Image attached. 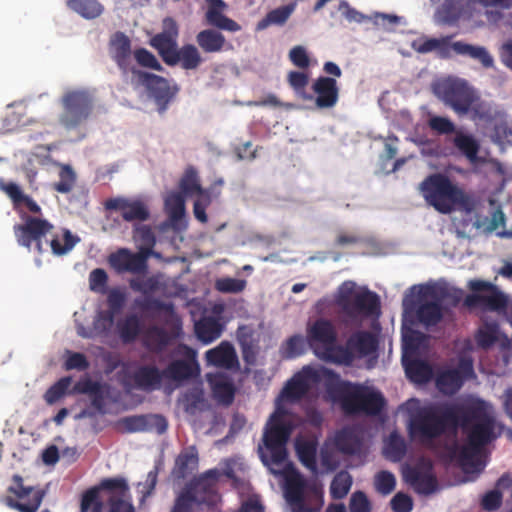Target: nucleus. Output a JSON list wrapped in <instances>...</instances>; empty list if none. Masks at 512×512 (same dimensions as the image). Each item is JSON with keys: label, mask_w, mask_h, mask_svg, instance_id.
<instances>
[{"label": "nucleus", "mask_w": 512, "mask_h": 512, "mask_svg": "<svg viewBox=\"0 0 512 512\" xmlns=\"http://www.w3.org/2000/svg\"><path fill=\"white\" fill-rule=\"evenodd\" d=\"M457 429L466 434V443H454L449 448L451 458L457 457L464 471L477 470L476 457L496 438L493 416L476 406H458Z\"/></svg>", "instance_id": "1"}, {"label": "nucleus", "mask_w": 512, "mask_h": 512, "mask_svg": "<svg viewBox=\"0 0 512 512\" xmlns=\"http://www.w3.org/2000/svg\"><path fill=\"white\" fill-rule=\"evenodd\" d=\"M458 405L429 404L411 413L408 433L411 439L430 445L448 431H457Z\"/></svg>", "instance_id": "2"}, {"label": "nucleus", "mask_w": 512, "mask_h": 512, "mask_svg": "<svg viewBox=\"0 0 512 512\" xmlns=\"http://www.w3.org/2000/svg\"><path fill=\"white\" fill-rule=\"evenodd\" d=\"M419 192L429 206L442 214H450L453 211L470 214L476 209L475 198L443 173L428 175L419 184Z\"/></svg>", "instance_id": "3"}, {"label": "nucleus", "mask_w": 512, "mask_h": 512, "mask_svg": "<svg viewBox=\"0 0 512 512\" xmlns=\"http://www.w3.org/2000/svg\"><path fill=\"white\" fill-rule=\"evenodd\" d=\"M330 386L331 398L340 401L341 408L347 415L376 416L385 407L386 401L381 392L342 380L336 372L333 385Z\"/></svg>", "instance_id": "4"}, {"label": "nucleus", "mask_w": 512, "mask_h": 512, "mask_svg": "<svg viewBox=\"0 0 512 512\" xmlns=\"http://www.w3.org/2000/svg\"><path fill=\"white\" fill-rule=\"evenodd\" d=\"M355 287L353 281H345L339 287L335 302L342 314L341 323L360 327L364 320L380 315L381 303L375 292L369 289L357 292Z\"/></svg>", "instance_id": "5"}, {"label": "nucleus", "mask_w": 512, "mask_h": 512, "mask_svg": "<svg viewBox=\"0 0 512 512\" xmlns=\"http://www.w3.org/2000/svg\"><path fill=\"white\" fill-rule=\"evenodd\" d=\"M292 432V425L283 415L274 412L267 421L258 446V453L265 465H281L287 459V442Z\"/></svg>", "instance_id": "6"}, {"label": "nucleus", "mask_w": 512, "mask_h": 512, "mask_svg": "<svg viewBox=\"0 0 512 512\" xmlns=\"http://www.w3.org/2000/svg\"><path fill=\"white\" fill-rule=\"evenodd\" d=\"M335 379V371L326 367L318 369L305 366L297 372L284 386L281 397L288 402L294 403L300 401L309 390L319 383H323L326 392L331 397L332 388Z\"/></svg>", "instance_id": "7"}, {"label": "nucleus", "mask_w": 512, "mask_h": 512, "mask_svg": "<svg viewBox=\"0 0 512 512\" xmlns=\"http://www.w3.org/2000/svg\"><path fill=\"white\" fill-rule=\"evenodd\" d=\"M60 102L63 110L59 115V123L67 130L80 127L93 111V96L85 89L66 91Z\"/></svg>", "instance_id": "8"}, {"label": "nucleus", "mask_w": 512, "mask_h": 512, "mask_svg": "<svg viewBox=\"0 0 512 512\" xmlns=\"http://www.w3.org/2000/svg\"><path fill=\"white\" fill-rule=\"evenodd\" d=\"M219 477L217 469L204 472L195 480L189 490L182 492L176 499L172 512H191L195 503L210 504L216 496V482Z\"/></svg>", "instance_id": "9"}, {"label": "nucleus", "mask_w": 512, "mask_h": 512, "mask_svg": "<svg viewBox=\"0 0 512 512\" xmlns=\"http://www.w3.org/2000/svg\"><path fill=\"white\" fill-rule=\"evenodd\" d=\"M434 93L458 114H467L476 99L474 90L466 81L447 78L434 85Z\"/></svg>", "instance_id": "10"}, {"label": "nucleus", "mask_w": 512, "mask_h": 512, "mask_svg": "<svg viewBox=\"0 0 512 512\" xmlns=\"http://www.w3.org/2000/svg\"><path fill=\"white\" fill-rule=\"evenodd\" d=\"M379 341L375 334L367 330L353 332L344 345L336 347L332 363L349 366L356 358H363L375 353Z\"/></svg>", "instance_id": "11"}, {"label": "nucleus", "mask_w": 512, "mask_h": 512, "mask_svg": "<svg viewBox=\"0 0 512 512\" xmlns=\"http://www.w3.org/2000/svg\"><path fill=\"white\" fill-rule=\"evenodd\" d=\"M306 339L315 354L326 362H331L336 354L338 333L331 320L318 318L307 327Z\"/></svg>", "instance_id": "12"}, {"label": "nucleus", "mask_w": 512, "mask_h": 512, "mask_svg": "<svg viewBox=\"0 0 512 512\" xmlns=\"http://www.w3.org/2000/svg\"><path fill=\"white\" fill-rule=\"evenodd\" d=\"M107 211L117 212L130 223H144L151 218L150 198L144 195L118 196L104 202Z\"/></svg>", "instance_id": "13"}, {"label": "nucleus", "mask_w": 512, "mask_h": 512, "mask_svg": "<svg viewBox=\"0 0 512 512\" xmlns=\"http://www.w3.org/2000/svg\"><path fill=\"white\" fill-rule=\"evenodd\" d=\"M130 83L135 89L139 87L146 88L150 96L154 99L160 114H163L167 110L175 94L171 91L167 79L137 68L132 69Z\"/></svg>", "instance_id": "14"}, {"label": "nucleus", "mask_w": 512, "mask_h": 512, "mask_svg": "<svg viewBox=\"0 0 512 512\" xmlns=\"http://www.w3.org/2000/svg\"><path fill=\"white\" fill-rule=\"evenodd\" d=\"M413 288L418 290L416 316L419 322L425 326L438 324L443 317L441 302L445 297L444 290L433 285H420Z\"/></svg>", "instance_id": "15"}, {"label": "nucleus", "mask_w": 512, "mask_h": 512, "mask_svg": "<svg viewBox=\"0 0 512 512\" xmlns=\"http://www.w3.org/2000/svg\"><path fill=\"white\" fill-rule=\"evenodd\" d=\"M403 476L418 494L430 495L437 490V478L429 460L421 459L414 466H408L404 469Z\"/></svg>", "instance_id": "16"}, {"label": "nucleus", "mask_w": 512, "mask_h": 512, "mask_svg": "<svg viewBox=\"0 0 512 512\" xmlns=\"http://www.w3.org/2000/svg\"><path fill=\"white\" fill-rule=\"evenodd\" d=\"M160 57L166 65L171 67L179 65L184 70H196L204 61L199 49L190 43L180 48L177 44Z\"/></svg>", "instance_id": "17"}, {"label": "nucleus", "mask_w": 512, "mask_h": 512, "mask_svg": "<svg viewBox=\"0 0 512 512\" xmlns=\"http://www.w3.org/2000/svg\"><path fill=\"white\" fill-rule=\"evenodd\" d=\"M118 426L124 433L156 431L158 434H163L168 424L164 416L150 414L123 417L118 421Z\"/></svg>", "instance_id": "18"}, {"label": "nucleus", "mask_w": 512, "mask_h": 512, "mask_svg": "<svg viewBox=\"0 0 512 512\" xmlns=\"http://www.w3.org/2000/svg\"><path fill=\"white\" fill-rule=\"evenodd\" d=\"M115 489H129L127 482L123 478H107L100 482L98 486L88 489L82 495L80 512H103V501L100 493L103 491H112Z\"/></svg>", "instance_id": "19"}, {"label": "nucleus", "mask_w": 512, "mask_h": 512, "mask_svg": "<svg viewBox=\"0 0 512 512\" xmlns=\"http://www.w3.org/2000/svg\"><path fill=\"white\" fill-rule=\"evenodd\" d=\"M312 90L315 94L304 95V99L315 101L318 109L333 108L339 100V87L335 78L328 76L318 77L312 84Z\"/></svg>", "instance_id": "20"}, {"label": "nucleus", "mask_w": 512, "mask_h": 512, "mask_svg": "<svg viewBox=\"0 0 512 512\" xmlns=\"http://www.w3.org/2000/svg\"><path fill=\"white\" fill-rule=\"evenodd\" d=\"M13 481L15 483V486L9 487L8 491L10 493H13L19 499H23V498L29 496L32 492H33V495L27 503H22V502L14 500L11 497H7L6 498L7 506H9L10 508L15 509L19 512H37V510L39 509V507L42 503L44 492L39 491V490L34 491L33 487L24 486L23 479L19 475H14Z\"/></svg>", "instance_id": "21"}, {"label": "nucleus", "mask_w": 512, "mask_h": 512, "mask_svg": "<svg viewBox=\"0 0 512 512\" xmlns=\"http://www.w3.org/2000/svg\"><path fill=\"white\" fill-rule=\"evenodd\" d=\"M467 308H481L484 311L502 313L508 306L507 296L497 287L487 294H468L463 302Z\"/></svg>", "instance_id": "22"}, {"label": "nucleus", "mask_w": 512, "mask_h": 512, "mask_svg": "<svg viewBox=\"0 0 512 512\" xmlns=\"http://www.w3.org/2000/svg\"><path fill=\"white\" fill-rule=\"evenodd\" d=\"M306 487L307 483L299 473H294L286 478L284 495L287 502L291 505L292 512H314V510L306 504Z\"/></svg>", "instance_id": "23"}, {"label": "nucleus", "mask_w": 512, "mask_h": 512, "mask_svg": "<svg viewBox=\"0 0 512 512\" xmlns=\"http://www.w3.org/2000/svg\"><path fill=\"white\" fill-rule=\"evenodd\" d=\"M110 54L120 69L123 77L132 75V69L136 68L131 65V40L123 32H116L110 40Z\"/></svg>", "instance_id": "24"}, {"label": "nucleus", "mask_w": 512, "mask_h": 512, "mask_svg": "<svg viewBox=\"0 0 512 512\" xmlns=\"http://www.w3.org/2000/svg\"><path fill=\"white\" fill-rule=\"evenodd\" d=\"M163 213L166 220L162 224H185L187 221L186 199L182 192L169 190L163 194Z\"/></svg>", "instance_id": "25"}, {"label": "nucleus", "mask_w": 512, "mask_h": 512, "mask_svg": "<svg viewBox=\"0 0 512 512\" xmlns=\"http://www.w3.org/2000/svg\"><path fill=\"white\" fill-rule=\"evenodd\" d=\"M109 263L119 273H139L146 268V257L133 254L128 249H119L109 256Z\"/></svg>", "instance_id": "26"}, {"label": "nucleus", "mask_w": 512, "mask_h": 512, "mask_svg": "<svg viewBox=\"0 0 512 512\" xmlns=\"http://www.w3.org/2000/svg\"><path fill=\"white\" fill-rule=\"evenodd\" d=\"M131 378L136 388L151 392L161 387L164 373L155 365H141L133 372Z\"/></svg>", "instance_id": "27"}, {"label": "nucleus", "mask_w": 512, "mask_h": 512, "mask_svg": "<svg viewBox=\"0 0 512 512\" xmlns=\"http://www.w3.org/2000/svg\"><path fill=\"white\" fill-rule=\"evenodd\" d=\"M178 36L177 22L171 17H166L162 22V31L151 38L150 45L157 50L160 56L178 44Z\"/></svg>", "instance_id": "28"}, {"label": "nucleus", "mask_w": 512, "mask_h": 512, "mask_svg": "<svg viewBox=\"0 0 512 512\" xmlns=\"http://www.w3.org/2000/svg\"><path fill=\"white\" fill-rule=\"evenodd\" d=\"M53 226H17L15 235L20 245L43 252V239Z\"/></svg>", "instance_id": "29"}, {"label": "nucleus", "mask_w": 512, "mask_h": 512, "mask_svg": "<svg viewBox=\"0 0 512 512\" xmlns=\"http://www.w3.org/2000/svg\"><path fill=\"white\" fill-rule=\"evenodd\" d=\"M206 1L210 4L206 12V20L209 25L229 32L241 30V26L236 21L223 14V10L226 8L223 0Z\"/></svg>", "instance_id": "30"}, {"label": "nucleus", "mask_w": 512, "mask_h": 512, "mask_svg": "<svg viewBox=\"0 0 512 512\" xmlns=\"http://www.w3.org/2000/svg\"><path fill=\"white\" fill-rule=\"evenodd\" d=\"M198 463L199 457L196 447L185 448L176 458L173 474L178 479H184L197 470Z\"/></svg>", "instance_id": "31"}, {"label": "nucleus", "mask_w": 512, "mask_h": 512, "mask_svg": "<svg viewBox=\"0 0 512 512\" xmlns=\"http://www.w3.org/2000/svg\"><path fill=\"white\" fill-rule=\"evenodd\" d=\"M199 371L196 361L175 360L172 361L164 370V379L176 382L193 378Z\"/></svg>", "instance_id": "32"}, {"label": "nucleus", "mask_w": 512, "mask_h": 512, "mask_svg": "<svg viewBox=\"0 0 512 512\" xmlns=\"http://www.w3.org/2000/svg\"><path fill=\"white\" fill-rule=\"evenodd\" d=\"M223 331V324L213 316L202 317L195 323V333L197 338L204 344H209L218 339Z\"/></svg>", "instance_id": "33"}, {"label": "nucleus", "mask_w": 512, "mask_h": 512, "mask_svg": "<svg viewBox=\"0 0 512 512\" xmlns=\"http://www.w3.org/2000/svg\"><path fill=\"white\" fill-rule=\"evenodd\" d=\"M206 359L208 363L221 368H231L237 362L235 349L229 342H222L207 351Z\"/></svg>", "instance_id": "34"}, {"label": "nucleus", "mask_w": 512, "mask_h": 512, "mask_svg": "<svg viewBox=\"0 0 512 512\" xmlns=\"http://www.w3.org/2000/svg\"><path fill=\"white\" fill-rule=\"evenodd\" d=\"M334 444L338 451L346 455H354L361 450L362 441L353 428L339 430L334 438Z\"/></svg>", "instance_id": "35"}, {"label": "nucleus", "mask_w": 512, "mask_h": 512, "mask_svg": "<svg viewBox=\"0 0 512 512\" xmlns=\"http://www.w3.org/2000/svg\"><path fill=\"white\" fill-rule=\"evenodd\" d=\"M196 42L205 53L221 52L226 45L225 36L214 29L200 31L196 35Z\"/></svg>", "instance_id": "36"}, {"label": "nucleus", "mask_w": 512, "mask_h": 512, "mask_svg": "<svg viewBox=\"0 0 512 512\" xmlns=\"http://www.w3.org/2000/svg\"><path fill=\"white\" fill-rule=\"evenodd\" d=\"M402 362L406 375L412 381L417 383H424L431 378L432 369L426 361L421 359L409 360L407 356L403 355Z\"/></svg>", "instance_id": "37"}, {"label": "nucleus", "mask_w": 512, "mask_h": 512, "mask_svg": "<svg viewBox=\"0 0 512 512\" xmlns=\"http://www.w3.org/2000/svg\"><path fill=\"white\" fill-rule=\"evenodd\" d=\"M451 48L459 55H467L472 59L478 60L485 68L493 66V58L484 47L473 46L461 41H456L452 43Z\"/></svg>", "instance_id": "38"}, {"label": "nucleus", "mask_w": 512, "mask_h": 512, "mask_svg": "<svg viewBox=\"0 0 512 512\" xmlns=\"http://www.w3.org/2000/svg\"><path fill=\"white\" fill-rule=\"evenodd\" d=\"M69 9L87 20L96 19L102 15L104 6L98 0H67Z\"/></svg>", "instance_id": "39"}, {"label": "nucleus", "mask_w": 512, "mask_h": 512, "mask_svg": "<svg viewBox=\"0 0 512 512\" xmlns=\"http://www.w3.org/2000/svg\"><path fill=\"white\" fill-rule=\"evenodd\" d=\"M117 330L124 343L134 342L141 332V322L136 314L126 316L118 321Z\"/></svg>", "instance_id": "40"}, {"label": "nucleus", "mask_w": 512, "mask_h": 512, "mask_svg": "<svg viewBox=\"0 0 512 512\" xmlns=\"http://www.w3.org/2000/svg\"><path fill=\"white\" fill-rule=\"evenodd\" d=\"M436 385L443 393H455L463 385V375L460 370H445L437 376Z\"/></svg>", "instance_id": "41"}, {"label": "nucleus", "mask_w": 512, "mask_h": 512, "mask_svg": "<svg viewBox=\"0 0 512 512\" xmlns=\"http://www.w3.org/2000/svg\"><path fill=\"white\" fill-rule=\"evenodd\" d=\"M168 333L159 326L149 327L143 335V345L150 351H162L168 344Z\"/></svg>", "instance_id": "42"}, {"label": "nucleus", "mask_w": 512, "mask_h": 512, "mask_svg": "<svg viewBox=\"0 0 512 512\" xmlns=\"http://www.w3.org/2000/svg\"><path fill=\"white\" fill-rule=\"evenodd\" d=\"M212 392L215 399L221 404L230 405L235 396L234 385L223 376H216L211 381Z\"/></svg>", "instance_id": "43"}, {"label": "nucleus", "mask_w": 512, "mask_h": 512, "mask_svg": "<svg viewBox=\"0 0 512 512\" xmlns=\"http://www.w3.org/2000/svg\"><path fill=\"white\" fill-rule=\"evenodd\" d=\"M454 146L470 161H475L479 152V143L469 134L461 131L455 133Z\"/></svg>", "instance_id": "44"}, {"label": "nucleus", "mask_w": 512, "mask_h": 512, "mask_svg": "<svg viewBox=\"0 0 512 512\" xmlns=\"http://www.w3.org/2000/svg\"><path fill=\"white\" fill-rule=\"evenodd\" d=\"M296 451L301 463L308 469L315 471L317 467V443L312 440H303L296 443Z\"/></svg>", "instance_id": "45"}, {"label": "nucleus", "mask_w": 512, "mask_h": 512, "mask_svg": "<svg viewBox=\"0 0 512 512\" xmlns=\"http://www.w3.org/2000/svg\"><path fill=\"white\" fill-rule=\"evenodd\" d=\"M352 483L353 479L348 471H339L330 484L331 497L336 500L343 499L349 493Z\"/></svg>", "instance_id": "46"}, {"label": "nucleus", "mask_w": 512, "mask_h": 512, "mask_svg": "<svg viewBox=\"0 0 512 512\" xmlns=\"http://www.w3.org/2000/svg\"><path fill=\"white\" fill-rule=\"evenodd\" d=\"M499 325L496 322L484 323L475 334V340L480 348L488 349L498 341Z\"/></svg>", "instance_id": "47"}, {"label": "nucleus", "mask_w": 512, "mask_h": 512, "mask_svg": "<svg viewBox=\"0 0 512 512\" xmlns=\"http://www.w3.org/2000/svg\"><path fill=\"white\" fill-rule=\"evenodd\" d=\"M296 5L294 3L278 7L267 13L264 19L258 23L259 29H264L271 24L283 25L294 12Z\"/></svg>", "instance_id": "48"}, {"label": "nucleus", "mask_w": 512, "mask_h": 512, "mask_svg": "<svg viewBox=\"0 0 512 512\" xmlns=\"http://www.w3.org/2000/svg\"><path fill=\"white\" fill-rule=\"evenodd\" d=\"M133 238L138 244L142 255L146 256L152 252L156 238L151 226H135Z\"/></svg>", "instance_id": "49"}, {"label": "nucleus", "mask_w": 512, "mask_h": 512, "mask_svg": "<svg viewBox=\"0 0 512 512\" xmlns=\"http://www.w3.org/2000/svg\"><path fill=\"white\" fill-rule=\"evenodd\" d=\"M179 192H182L184 196L197 194V196L202 195V193H207L208 190H205L201 187L198 176L195 170L192 168L187 169L184 175L181 177L179 181Z\"/></svg>", "instance_id": "50"}, {"label": "nucleus", "mask_w": 512, "mask_h": 512, "mask_svg": "<svg viewBox=\"0 0 512 512\" xmlns=\"http://www.w3.org/2000/svg\"><path fill=\"white\" fill-rule=\"evenodd\" d=\"M407 452V445L404 438L396 431L391 432L386 444V455L394 461H400L404 458Z\"/></svg>", "instance_id": "51"}, {"label": "nucleus", "mask_w": 512, "mask_h": 512, "mask_svg": "<svg viewBox=\"0 0 512 512\" xmlns=\"http://www.w3.org/2000/svg\"><path fill=\"white\" fill-rule=\"evenodd\" d=\"M127 491L128 489L106 491L108 493L107 500L110 505L109 512H135L133 505L124 499Z\"/></svg>", "instance_id": "52"}, {"label": "nucleus", "mask_w": 512, "mask_h": 512, "mask_svg": "<svg viewBox=\"0 0 512 512\" xmlns=\"http://www.w3.org/2000/svg\"><path fill=\"white\" fill-rule=\"evenodd\" d=\"M78 241V237L73 236L69 230L64 229L62 237H54L49 244L54 254L63 255L70 251Z\"/></svg>", "instance_id": "53"}, {"label": "nucleus", "mask_w": 512, "mask_h": 512, "mask_svg": "<svg viewBox=\"0 0 512 512\" xmlns=\"http://www.w3.org/2000/svg\"><path fill=\"white\" fill-rule=\"evenodd\" d=\"M76 183V174L71 166L63 165L59 172V181L53 183L52 187L59 193H69Z\"/></svg>", "instance_id": "54"}, {"label": "nucleus", "mask_w": 512, "mask_h": 512, "mask_svg": "<svg viewBox=\"0 0 512 512\" xmlns=\"http://www.w3.org/2000/svg\"><path fill=\"white\" fill-rule=\"evenodd\" d=\"M374 486L378 493L388 495L396 487V478L390 471L382 470L375 475Z\"/></svg>", "instance_id": "55"}, {"label": "nucleus", "mask_w": 512, "mask_h": 512, "mask_svg": "<svg viewBox=\"0 0 512 512\" xmlns=\"http://www.w3.org/2000/svg\"><path fill=\"white\" fill-rule=\"evenodd\" d=\"M71 384V377H63L54 383L44 394L47 404H54L59 401L67 392Z\"/></svg>", "instance_id": "56"}, {"label": "nucleus", "mask_w": 512, "mask_h": 512, "mask_svg": "<svg viewBox=\"0 0 512 512\" xmlns=\"http://www.w3.org/2000/svg\"><path fill=\"white\" fill-rule=\"evenodd\" d=\"M304 352V338L296 334L289 337L281 346V354L283 358L292 359Z\"/></svg>", "instance_id": "57"}, {"label": "nucleus", "mask_w": 512, "mask_h": 512, "mask_svg": "<svg viewBox=\"0 0 512 512\" xmlns=\"http://www.w3.org/2000/svg\"><path fill=\"white\" fill-rule=\"evenodd\" d=\"M427 339V336L418 331L410 329L403 334V350L405 356L410 353H415L424 341Z\"/></svg>", "instance_id": "58"}, {"label": "nucleus", "mask_w": 512, "mask_h": 512, "mask_svg": "<svg viewBox=\"0 0 512 512\" xmlns=\"http://www.w3.org/2000/svg\"><path fill=\"white\" fill-rule=\"evenodd\" d=\"M136 62L145 68H150L156 71H163V66L157 60L155 55L146 48H138L133 52Z\"/></svg>", "instance_id": "59"}, {"label": "nucleus", "mask_w": 512, "mask_h": 512, "mask_svg": "<svg viewBox=\"0 0 512 512\" xmlns=\"http://www.w3.org/2000/svg\"><path fill=\"white\" fill-rule=\"evenodd\" d=\"M246 287V281L230 277L219 278L215 282V289L222 293H239Z\"/></svg>", "instance_id": "60"}, {"label": "nucleus", "mask_w": 512, "mask_h": 512, "mask_svg": "<svg viewBox=\"0 0 512 512\" xmlns=\"http://www.w3.org/2000/svg\"><path fill=\"white\" fill-rule=\"evenodd\" d=\"M89 366L90 363L83 353L67 351V357L64 362V368L66 370L85 371Z\"/></svg>", "instance_id": "61"}, {"label": "nucleus", "mask_w": 512, "mask_h": 512, "mask_svg": "<svg viewBox=\"0 0 512 512\" xmlns=\"http://www.w3.org/2000/svg\"><path fill=\"white\" fill-rule=\"evenodd\" d=\"M350 512H372V505L363 491L354 492L349 501Z\"/></svg>", "instance_id": "62"}, {"label": "nucleus", "mask_w": 512, "mask_h": 512, "mask_svg": "<svg viewBox=\"0 0 512 512\" xmlns=\"http://www.w3.org/2000/svg\"><path fill=\"white\" fill-rule=\"evenodd\" d=\"M0 190L7 194L16 208L22 206V200L26 195L23 193L19 185L14 182H5L1 179Z\"/></svg>", "instance_id": "63"}, {"label": "nucleus", "mask_w": 512, "mask_h": 512, "mask_svg": "<svg viewBox=\"0 0 512 512\" xmlns=\"http://www.w3.org/2000/svg\"><path fill=\"white\" fill-rule=\"evenodd\" d=\"M393 512H411L413 509V499L403 492L396 493L390 501Z\"/></svg>", "instance_id": "64"}]
</instances>
